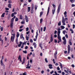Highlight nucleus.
<instances>
[{
  "mask_svg": "<svg viewBox=\"0 0 75 75\" xmlns=\"http://www.w3.org/2000/svg\"><path fill=\"white\" fill-rule=\"evenodd\" d=\"M1 59V64L2 66H3L4 67H5L4 65L3 64V59H4V56H2Z\"/></svg>",
  "mask_w": 75,
  "mask_h": 75,
  "instance_id": "nucleus-1",
  "label": "nucleus"
},
{
  "mask_svg": "<svg viewBox=\"0 0 75 75\" xmlns=\"http://www.w3.org/2000/svg\"><path fill=\"white\" fill-rule=\"evenodd\" d=\"M68 49V54H69L70 53V51H71V47L70 45H68L67 47Z\"/></svg>",
  "mask_w": 75,
  "mask_h": 75,
  "instance_id": "nucleus-2",
  "label": "nucleus"
},
{
  "mask_svg": "<svg viewBox=\"0 0 75 75\" xmlns=\"http://www.w3.org/2000/svg\"><path fill=\"white\" fill-rule=\"evenodd\" d=\"M50 6H49L48 7V8L47 9V14L46 15V16H47L48 15V14H49V13H50Z\"/></svg>",
  "mask_w": 75,
  "mask_h": 75,
  "instance_id": "nucleus-3",
  "label": "nucleus"
},
{
  "mask_svg": "<svg viewBox=\"0 0 75 75\" xmlns=\"http://www.w3.org/2000/svg\"><path fill=\"white\" fill-rule=\"evenodd\" d=\"M30 64V63L29 62V60L28 61V64L27 65V67H26L27 69H28L29 68H31L30 66H28Z\"/></svg>",
  "mask_w": 75,
  "mask_h": 75,
  "instance_id": "nucleus-4",
  "label": "nucleus"
},
{
  "mask_svg": "<svg viewBox=\"0 0 75 75\" xmlns=\"http://www.w3.org/2000/svg\"><path fill=\"white\" fill-rule=\"evenodd\" d=\"M60 30L61 29H60V28H58L57 32V33H58V35H60V33H61V31H60Z\"/></svg>",
  "mask_w": 75,
  "mask_h": 75,
  "instance_id": "nucleus-5",
  "label": "nucleus"
},
{
  "mask_svg": "<svg viewBox=\"0 0 75 75\" xmlns=\"http://www.w3.org/2000/svg\"><path fill=\"white\" fill-rule=\"evenodd\" d=\"M18 59L19 60L20 59L19 61H21V62H22V60H21V55H19L18 57Z\"/></svg>",
  "mask_w": 75,
  "mask_h": 75,
  "instance_id": "nucleus-6",
  "label": "nucleus"
},
{
  "mask_svg": "<svg viewBox=\"0 0 75 75\" xmlns=\"http://www.w3.org/2000/svg\"><path fill=\"white\" fill-rule=\"evenodd\" d=\"M20 38L21 39H23V40H24V38L23 37V34H21L20 35Z\"/></svg>",
  "mask_w": 75,
  "mask_h": 75,
  "instance_id": "nucleus-7",
  "label": "nucleus"
},
{
  "mask_svg": "<svg viewBox=\"0 0 75 75\" xmlns=\"http://www.w3.org/2000/svg\"><path fill=\"white\" fill-rule=\"evenodd\" d=\"M48 66L49 67V68L50 69H52V68H53L52 67V65L51 64H49L48 65Z\"/></svg>",
  "mask_w": 75,
  "mask_h": 75,
  "instance_id": "nucleus-8",
  "label": "nucleus"
},
{
  "mask_svg": "<svg viewBox=\"0 0 75 75\" xmlns=\"http://www.w3.org/2000/svg\"><path fill=\"white\" fill-rule=\"evenodd\" d=\"M50 42H52L53 41V38H52V35H51V37L50 38Z\"/></svg>",
  "mask_w": 75,
  "mask_h": 75,
  "instance_id": "nucleus-9",
  "label": "nucleus"
},
{
  "mask_svg": "<svg viewBox=\"0 0 75 75\" xmlns=\"http://www.w3.org/2000/svg\"><path fill=\"white\" fill-rule=\"evenodd\" d=\"M1 36H2L1 35H0V41L2 42V43H3V42H4V41L3 40L1 39Z\"/></svg>",
  "mask_w": 75,
  "mask_h": 75,
  "instance_id": "nucleus-10",
  "label": "nucleus"
},
{
  "mask_svg": "<svg viewBox=\"0 0 75 75\" xmlns=\"http://www.w3.org/2000/svg\"><path fill=\"white\" fill-rule=\"evenodd\" d=\"M60 8H59V6L58 7V8L57 9V14H58V13H59V11H60Z\"/></svg>",
  "mask_w": 75,
  "mask_h": 75,
  "instance_id": "nucleus-11",
  "label": "nucleus"
},
{
  "mask_svg": "<svg viewBox=\"0 0 75 75\" xmlns=\"http://www.w3.org/2000/svg\"><path fill=\"white\" fill-rule=\"evenodd\" d=\"M55 11V8H54L52 10V13L53 14H54Z\"/></svg>",
  "mask_w": 75,
  "mask_h": 75,
  "instance_id": "nucleus-12",
  "label": "nucleus"
},
{
  "mask_svg": "<svg viewBox=\"0 0 75 75\" xmlns=\"http://www.w3.org/2000/svg\"><path fill=\"white\" fill-rule=\"evenodd\" d=\"M40 17H41V16H42V14H43V11H41L40 12Z\"/></svg>",
  "mask_w": 75,
  "mask_h": 75,
  "instance_id": "nucleus-13",
  "label": "nucleus"
},
{
  "mask_svg": "<svg viewBox=\"0 0 75 75\" xmlns=\"http://www.w3.org/2000/svg\"><path fill=\"white\" fill-rule=\"evenodd\" d=\"M25 58H23V61L22 63V65H23V64H24V63H25Z\"/></svg>",
  "mask_w": 75,
  "mask_h": 75,
  "instance_id": "nucleus-14",
  "label": "nucleus"
},
{
  "mask_svg": "<svg viewBox=\"0 0 75 75\" xmlns=\"http://www.w3.org/2000/svg\"><path fill=\"white\" fill-rule=\"evenodd\" d=\"M64 44V45H66L67 44V40H64V41L63 42Z\"/></svg>",
  "mask_w": 75,
  "mask_h": 75,
  "instance_id": "nucleus-15",
  "label": "nucleus"
},
{
  "mask_svg": "<svg viewBox=\"0 0 75 75\" xmlns=\"http://www.w3.org/2000/svg\"><path fill=\"white\" fill-rule=\"evenodd\" d=\"M13 24H14V23H13V22H11V25H10V27L11 28H13Z\"/></svg>",
  "mask_w": 75,
  "mask_h": 75,
  "instance_id": "nucleus-16",
  "label": "nucleus"
},
{
  "mask_svg": "<svg viewBox=\"0 0 75 75\" xmlns=\"http://www.w3.org/2000/svg\"><path fill=\"white\" fill-rule=\"evenodd\" d=\"M30 7H28V12H30Z\"/></svg>",
  "mask_w": 75,
  "mask_h": 75,
  "instance_id": "nucleus-17",
  "label": "nucleus"
},
{
  "mask_svg": "<svg viewBox=\"0 0 75 75\" xmlns=\"http://www.w3.org/2000/svg\"><path fill=\"white\" fill-rule=\"evenodd\" d=\"M57 38L58 40L61 39L60 35H57Z\"/></svg>",
  "mask_w": 75,
  "mask_h": 75,
  "instance_id": "nucleus-18",
  "label": "nucleus"
},
{
  "mask_svg": "<svg viewBox=\"0 0 75 75\" xmlns=\"http://www.w3.org/2000/svg\"><path fill=\"white\" fill-rule=\"evenodd\" d=\"M16 44H18V38H16Z\"/></svg>",
  "mask_w": 75,
  "mask_h": 75,
  "instance_id": "nucleus-19",
  "label": "nucleus"
},
{
  "mask_svg": "<svg viewBox=\"0 0 75 75\" xmlns=\"http://www.w3.org/2000/svg\"><path fill=\"white\" fill-rule=\"evenodd\" d=\"M8 7L11 8V4H8Z\"/></svg>",
  "mask_w": 75,
  "mask_h": 75,
  "instance_id": "nucleus-20",
  "label": "nucleus"
},
{
  "mask_svg": "<svg viewBox=\"0 0 75 75\" xmlns=\"http://www.w3.org/2000/svg\"><path fill=\"white\" fill-rule=\"evenodd\" d=\"M38 32L37 31L36 32V35L35 36V38L36 39H37V37H38Z\"/></svg>",
  "mask_w": 75,
  "mask_h": 75,
  "instance_id": "nucleus-21",
  "label": "nucleus"
},
{
  "mask_svg": "<svg viewBox=\"0 0 75 75\" xmlns=\"http://www.w3.org/2000/svg\"><path fill=\"white\" fill-rule=\"evenodd\" d=\"M43 21V19L42 18L40 19V24H41V23H42Z\"/></svg>",
  "mask_w": 75,
  "mask_h": 75,
  "instance_id": "nucleus-22",
  "label": "nucleus"
},
{
  "mask_svg": "<svg viewBox=\"0 0 75 75\" xmlns=\"http://www.w3.org/2000/svg\"><path fill=\"white\" fill-rule=\"evenodd\" d=\"M58 25L59 26H60V25H61V21H59V23H58Z\"/></svg>",
  "mask_w": 75,
  "mask_h": 75,
  "instance_id": "nucleus-23",
  "label": "nucleus"
},
{
  "mask_svg": "<svg viewBox=\"0 0 75 75\" xmlns=\"http://www.w3.org/2000/svg\"><path fill=\"white\" fill-rule=\"evenodd\" d=\"M4 15H5V13H3L1 16V17H4Z\"/></svg>",
  "mask_w": 75,
  "mask_h": 75,
  "instance_id": "nucleus-24",
  "label": "nucleus"
},
{
  "mask_svg": "<svg viewBox=\"0 0 75 75\" xmlns=\"http://www.w3.org/2000/svg\"><path fill=\"white\" fill-rule=\"evenodd\" d=\"M19 36H20V34H18V33L16 35V38H18L19 37Z\"/></svg>",
  "mask_w": 75,
  "mask_h": 75,
  "instance_id": "nucleus-25",
  "label": "nucleus"
},
{
  "mask_svg": "<svg viewBox=\"0 0 75 75\" xmlns=\"http://www.w3.org/2000/svg\"><path fill=\"white\" fill-rule=\"evenodd\" d=\"M45 62L46 63H48V60H47V58H45Z\"/></svg>",
  "mask_w": 75,
  "mask_h": 75,
  "instance_id": "nucleus-26",
  "label": "nucleus"
},
{
  "mask_svg": "<svg viewBox=\"0 0 75 75\" xmlns=\"http://www.w3.org/2000/svg\"><path fill=\"white\" fill-rule=\"evenodd\" d=\"M20 19H21V20H22L23 19V18H22V17H23V16L21 15H20Z\"/></svg>",
  "mask_w": 75,
  "mask_h": 75,
  "instance_id": "nucleus-27",
  "label": "nucleus"
},
{
  "mask_svg": "<svg viewBox=\"0 0 75 75\" xmlns=\"http://www.w3.org/2000/svg\"><path fill=\"white\" fill-rule=\"evenodd\" d=\"M61 27L62 29L63 30H64V28H65V27L64 26L62 25L61 26Z\"/></svg>",
  "mask_w": 75,
  "mask_h": 75,
  "instance_id": "nucleus-28",
  "label": "nucleus"
},
{
  "mask_svg": "<svg viewBox=\"0 0 75 75\" xmlns=\"http://www.w3.org/2000/svg\"><path fill=\"white\" fill-rule=\"evenodd\" d=\"M61 39H59V40H58V42H57V43L58 44H59L60 42H61Z\"/></svg>",
  "mask_w": 75,
  "mask_h": 75,
  "instance_id": "nucleus-29",
  "label": "nucleus"
},
{
  "mask_svg": "<svg viewBox=\"0 0 75 75\" xmlns=\"http://www.w3.org/2000/svg\"><path fill=\"white\" fill-rule=\"evenodd\" d=\"M23 52L24 53V54H27V52L26 50L23 51Z\"/></svg>",
  "mask_w": 75,
  "mask_h": 75,
  "instance_id": "nucleus-30",
  "label": "nucleus"
},
{
  "mask_svg": "<svg viewBox=\"0 0 75 75\" xmlns=\"http://www.w3.org/2000/svg\"><path fill=\"white\" fill-rule=\"evenodd\" d=\"M14 19H13V18H12L11 21V22L13 23V22L14 21Z\"/></svg>",
  "mask_w": 75,
  "mask_h": 75,
  "instance_id": "nucleus-31",
  "label": "nucleus"
},
{
  "mask_svg": "<svg viewBox=\"0 0 75 75\" xmlns=\"http://www.w3.org/2000/svg\"><path fill=\"white\" fill-rule=\"evenodd\" d=\"M46 30V27L45 26L43 28V31H45Z\"/></svg>",
  "mask_w": 75,
  "mask_h": 75,
  "instance_id": "nucleus-32",
  "label": "nucleus"
},
{
  "mask_svg": "<svg viewBox=\"0 0 75 75\" xmlns=\"http://www.w3.org/2000/svg\"><path fill=\"white\" fill-rule=\"evenodd\" d=\"M57 52L56 51L54 54V56H57Z\"/></svg>",
  "mask_w": 75,
  "mask_h": 75,
  "instance_id": "nucleus-33",
  "label": "nucleus"
},
{
  "mask_svg": "<svg viewBox=\"0 0 75 75\" xmlns=\"http://www.w3.org/2000/svg\"><path fill=\"white\" fill-rule=\"evenodd\" d=\"M0 30L1 31H3V27H1V28H0Z\"/></svg>",
  "mask_w": 75,
  "mask_h": 75,
  "instance_id": "nucleus-34",
  "label": "nucleus"
},
{
  "mask_svg": "<svg viewBox=\"0 0 75 75\" xmlns=\"http://www.w3.org/2000/svg\"><path fill=\"white\" fill-rule=\"evenodd\" d=\"M18 21V18H16L15 19V21Z\"/></svg>",
  "mask_w": 75,
  "mask_h": 75,
  "instance_id": "nucleus-35",
  "label": "nucleus"
},
{
  "mask_svg": "<svg viewBox=\"0 0 75 75\" xmlns=\"http://www.w3.org/2000/svg\"><path fill=\"white\" fill-rule=\"evenodd\" d=\"M64 71L65 72H66V74H68V71H67V70H64Z\"/></svg>",
  "mask_w": 75,
  "mask_h": 75,
  "instance_id": "nucleus-36",
  "label": "nucleus"
},
{
  "mask_svg": "<svg viewBox=\"0 0 75 75\" xmlns=\"http://www.w3.org/2000/svg\"><path fill=\"white\" fill-rule=\"evenodd\" d=\"M11 16L12 17H13L14 16V13H12L11 15Z\"/></svg>",
  "mask_w": 75,
  "mask_h": 75,
  "instance_id": "nucleus-37",
  "label": "nucleus"
},
{
  "mask_svg": "<svg viewBox=\"0 0 75 75\" xmlns=\"http://www.w3.org/2000/svg\"><path fill=\"white\" fill-rule=\"evenodd\" d=\"M66 32V31H65V30H63V34H64V35H65V32Z\"/></svg>",
  "mask_w": 75,
  "mask_h": 75,
  "instance_id": "nucleus-38",
  "label": "nucleus"
},
{
  "mask_svg": "<svg viewBox=\"0 0 75 75\" xmlns=\"http://www.w3.org/2000/svg\"><path fill=\"white\" fill-rule=\"evenodd\" d=\"M8 3H12V2H11V0H9L8 1Z\"/></svg>",
  "mask_w": 75,
  "mask_h": 75,
  "instance_id": "nucleus-39",
  "label": "nucleus"
},
{
  "mask_svg": "<svg viewBox=\"0 0 75 75\" xmlns=\"http://www.w3.org/2000/svg\"><path fill=\"white\" fill-rule=\"evenodd\" d=\"M60 66L61 67V69H62V65L61 63H60Z\"/></svg>",
  "mask_w": 75,
  "mask_h": 75,
  "instance_id": "nucleus-40",
  "label": "nucleus"
},
{
  "mask_svg": "<svg viewBox=\"0 0 75 75\" xmlns=\"http://www.w3.org/2000/svg\"><path fill=\"white\" fill-rule=\"evenodd\" d=\"M52 6H53L54 8H55V7H56V6L55 5V4H53L52 5Z\"/></svg>",
  "mask_w": 75,
  "mask_h": 75,
  "instance_id": "nucleus-41",
  "label": "nucleus"
},
{
  "mask_svg": "<svg viewBox=\"0 0 75 75\" xmlns=\"http://www.w3.org/2000/svg\"><path fill=\"white\" fill-rule=\"evenodd\" d=\"M35 10H37V6L36 5L35 6Z\"/></svg>",
  "mask_w": 75,
  "mask_h": 75,
  "instance_id": "nucleus-42",
  "label": "nucleus"
},
{
  "mask_svg": "<svg viewBox=\"0 0 75 75\" xmlns=\"http://www.w3.org/2000/svg\"><path fill=\"white\" fill-rule=\"evenodd\" d=\"M30 42H33V40L32 39L30 40Z\"/></svg>",
  "mask_w": 75,
  "mask_h": 75,
  "instance_id": "nucleus-43",
  "label": "nucleus"
},
{
  "mask_svg": "<svg viewBox=\"0 0 75 75\" xmlns=\"http://www.w3.org/2000/svg\"><path fill=\"white\" fill-rule=\"evenodd\" d=\"M25 19V20L26 22H28V19Z\"/></svg>",
  "mask_w": 75,
  "mask_h": 75,
  "instance_id": "nucleus-44",
  "label": "nucleus"
},
{
  "mask_svg": "<svg viewBox=\"0 0 75 75\" xmlns=\"http://www.w3.org/2000/svg\"><path fill=\"white\" fill-rule=\"evenodd\" d=\"M57 69L58 70V71H59V70H60V68H59V67H58L57 68Z\"/></svg>",
  "mask_w": 75,
  "mask_h": 75,
  "instance_id": "nucleus-45",
  "label": "nucleus"
},
{
  "mask_svg": "<svg viewBox=\"0 0 75 75\" xmlns=\"http://www.w3.org/2000/svg\"><path fill=\"white\" fill-rule=\"evenodd\" d=\"M62 23H65V19H62Z\"/></svg>",
  "mask_w": 75,
  "mask_h": 75,
  "instance_id": "nucleus-46",
  "label": "nucleus"
},
{
  "mask_svg": "<svg viewBox=\"0 0 75 75\" xmlns=\"http://www.w3.org/2000/svg\"><path fill=\"white\" fill-rule=\"evenodd\" d=\"M28 18V16H27V15H25V19H27Z\"/></svg>",
  "mask_w": 75,
  "mask_h": 75,
  "instance_id": "nucleus-47",
  "label": "nucleus"
},
{
  "mask_svg": "<svg viewBox=\"0 0 75 75\" xmlns=\"http://www.w3.org/2000/svg\"><path fill=\"white\" fill-rule=\"evenodd\" d=\"M26 74H27V72H24V73H23V75H26Z\"/></svg>",
  "mask_w": 75,
  "mask_h": 75,
  "instance_id": "nucleus-48",
  "label": "nucleus"
},
{
  "mask_svg": "<svg viewBox=\"0 0 75 75\" xmlns=\"http://www.w3.org/2000/svg\"><path fill=\"white\" fill-rule=\"evenodd\" d=\"M30 62L31 64H32L33 62V60H32V59L30 60Z\"/></svg>",
  "mask_w": 75,
  "mask_h": 75,
  "instance_id": "nucleus-49",
  "label": "nucleus"
},
{
  "mask_svg": "<svg viewBox=\"0 0 75 75\" xmlns=\"http://www.w3.org/2000/svg\"><path fill=\"white\" fill-rule=\"evenodd\" d=\"M42 44L41 43H40L39 44V46L40 47H42Z\"/></svg>",
  "mask_w": 75,
  "mask_h": 75,
  "instance_id": "nucleus-50",
  "label": "nucleus"
},
{
  "mask_svg": "<svg viewBox=\"0 0 75 75\" xmlns=\"http://www.w3.org/2000/svg\"><path fill=\"white\" fill-rule=\"evenodd\" d=\"M23 29H20L19 30V31H20V32H21V31H23Z\"/></svg>",
  "mask_w": 75,
  "mask_h": 75,
  "instance_id": "nucleus-51",
  "label": "nucleus"
},
{
  "mask_svg": "<svg viewBox=\"0 0 75 75\" xmlns=\"http://www.w3.org/2000/svg\"><path fill=\"white\" fill-rule=\"evenodd\" d=\"M28 30H29V28H26V31H28Z\"/></svg>",
  "mask_w": 75,
  "mask_h": 75,
  "instance_id": "nucleus-52",
  "label": "nucleus"
},
{
  "mask_svg": "<svg viewBox=\"0 0 75 75\" xmlns=\"http://www.w3.org/2000/svg\"><path fill=\"white\" fill-rule=\"evenodd\" d=\"M62 75H65V72H62Z\"/></svg>",
  "mask_w": 75,
  "mask_h": 75,
  "instance_id": "nucleus-53",
  "label": "nucleus"
},
{
  "mask_svg": "<svg viewBox=\"0 0 75 75\" xmlns=\"http://www.w3.org/2000/svg\"><path fill=\"white\" fill-rule=\"evenodd\" d=\"M34 13V10H31V14H33Z\"/></svg>",
  "mask_w": 75,
  "mask_h": 75,
  "instance_id": "nucleus-54",
  "label": "nucleus"
},
{
  "mask_svg": "<svg viewBox=\"0 0 75 75\" xmlns=\"http://www.w3.org/2000/svg\"><path fill=\"white\" fill-rule=\"evenodd\" d=\"M5 10H9V8H5Z\"/></svg>",
  "mask_w": 75,
  "mask_h": 75,
  "instance_id": "nucleus-55",
  "label": "nucleus"
},
{
  "mask_svg": "<svg viewBox=\"0 0 75 75\" xmlns=\"http://www.w3.org/2000/svg\"><path fill=\"white\" fill-rule=\"evenodd\" d=\"M62 71L61 70H60L58 71V73H59V74H61V73Z\"/></svg>",
  "mask_w": 75,
  "mask_h": 75,
  "instance_id": "nucleus-56",
  "label": "nucleus"
},
{
  "mask_svg": "<svg viewBox=\"0 0 75 75\" xmlns=\"http://www.w3.org/2000/svg\"><path fill=\"white\" fill-rule=\"evenodd\" d=\"M62 39L63 40H65V37H63V38H62Z\"/></svg>",
  "mask_w": 75,
  "mask_h": 75,
  "instance_id": "nucleus-57",
  "label": "nucleus"
},
{
  "mask_svg": "<svg viewBox=\"0 0 75 75\" xmlns=\"http://www.w3.org/2000/svg\"><path fill=\"white\" fill-rule=\"evenodd\" d=\"M54 72V71L52 70V71L50 72V74H53Z\"/></svg>",
  "mask_w": 75,
  "mask_h": 75,
  "instance_id": "nucleus-58",
  "label": "nucleus"
},
{
  "mask_svg": "<svg viewBox=\"0 0 75 75\" xmlns=\"http://www.w3.org/2000/svg\"><path fill=\"white\" fill-rule=\"evenodd\" d=\"M53 61L54 62V64H55V59H53Z\"/></svg>",
  "mask_w": 75,
  "mask_h": 75,
  "instance_id": "nucleus-59",
  "label": "nucleus"
},
{
  "mask_svg": "<svg viewBox=\"0 0 75 75\" xmlns=\"http://www.w3.org/2000/svg\"><path fill=\"white\" fill-rule=\"evenodd\" d=\"M57 33V30H55L54 31V34H56Z\"/></svg>",
  "mask_w": 75,
  "mask_h": 75,
  "instance_id": "nucleus-60",
  "label": "nucleus"
},
{
  "mask_svg": "<svg viewBox=\"0 0 75 75\" xmlns=\"http://www.w3.org/2000/svg\"><path fill=\"white\" fill-rule=\"evenodd\" d=\"M75 25H73V29H74V28H75Z\"/></svg>",
  "mask_w": 75,
  "mask_h": 75,
  "instance_id": "nucleus-61",
  "label": "nucleus"
},
{
  "mask_svg": "<svg viewBox=\"0 0 75 75\" xmlns=\"http://www.w3.org/2000/svg\"><path fill=\"white\" fill-rule=\"evenodd\" d=\"M71 66L73 68H74V67H75V65L74 64H72L71 65Z\"/></svg>",
  "mask_w": 75,
  "mask_h": 75,
  "instance_id": "nucleus-62",
  "label": "nucleus"
},
{
  "mask_svg": "<svg viewBox=\"0 0 75 75\" xmlns=\"http://www.w3.org/2000/svg\"><path fill=\"white\" fill-rule=\"evenodd\" d=\"M71 6L72 7H75V4H72V5H71Z\"/></svg>",
  "mask_w": 75,
  "mask_h": 75,
  "instance_id": "nucleus-63",
  "label": "nucleus"
},
{
  "mask_svg": "<svg viewBox=\"0 0 75 75\" xmlns=\"http://www.w3.org/2000/svg\"><path fill=\"white\" fill-rule=\"evenodd\" d=\"M23 27V25H21L20 27V28L21 29Z\"/></svg>",
  "mask_w": 75,
  "mask_h": 75,
  "instance_id": "nucleus-64",
  "label": "nucleus"
}]
</instances>
